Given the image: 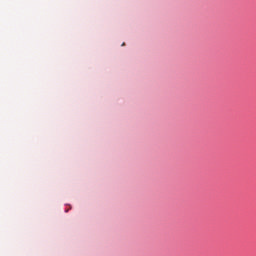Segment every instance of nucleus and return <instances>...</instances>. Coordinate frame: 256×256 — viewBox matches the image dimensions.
Masks as SVG:
<instances>
[{
  "label": "nucleus",
  "mask_w": 256,
  "mask_h": 256,
  "mask_svg": "<svg viewBox=\"0 0 256 256\" xmlns=\"http://www.w3.org/2000/svg\"><path fill=\"white\" fill-rule=\"evenodd\" d=\"M125 46V43L122 44V47Z\"/></svg>",
  "instance_id": "f257e3e1"
}]
</instances>
